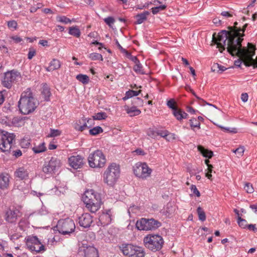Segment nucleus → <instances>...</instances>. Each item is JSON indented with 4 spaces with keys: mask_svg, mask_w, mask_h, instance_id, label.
Instances as JSON below:
<instances>
[{
    "mask_svg": "<svg viewBox=\"0 0 257 257\" xmlns=\"http://www.w3.org/2000/svg\"><path fill=\"white\" fill-rule=\"evenodd\" d=\"M237 25V22H235L233 27H228L229 31L222 30L218 34L217 38L215 37V34L213 35L212 42L217 44L220 52H222L225 49V46H227L230 51L239 53L236 48L234 49V47H238L242 43L247 24H244L242 28L238 27Z\"/></svg>",
    "mask_w": 257,
    "mask_h": 257,
    "instance_id": "1",
    "label": "nucleus"
},
{
    "mask_svg": "<svg viewBox=\"0 0 257 257\" xmlns=\"http://www.w3.org/2000/svg\"><path fill=\"white\" fill-rule=\"evenodd\" d=\"M239 45L238 47H236L235 46L234 47L236 48L237 50L239 51V53H234L233 51H230L229 47L227 46H225V48L227 49V51L232 56L235 55L239 57L237 60L234 61V65L236 66L240 67L242 62L247 67L251 66V65L254 63L252 57L255 55V46L250 43L247 44L248 49H246L245 47H242L241 43Z\"/></svg>",
    "mask_w": 257,
    "mask_h": 257,
    "instance_id": "2",
    "label": "nucleus"
},
{
    "mask_svg": "<svg viewBox=\"0 0 257 257\" xmlns=\"http://www.w3.org/2000/svg\"><path fill=\"white\" fill-rule=\"evenodd\" d=\"M37 105L38 102L30 88L22 93L18 102V107L22 113L28 114L32 113L36 109Z\"/></svg>",
    "mask_w": 257,
    "mask_h": 257,
    "instance_id": "3",
    "label": "nucleus"
},
{
    "mask_svg": "<svg viewBox=\"0 0 257 257\" xmlns=\"http://www.w3.org/2000/svg\"><path fill=\"white\" fill-rule=\"evenodd\" d=\"M119 174V166L114 163L110 164L103 173L104 182L109 186H112L118 179Z\"/></svg>",
    "mask_w": 257,
    "mask_h": 257,
    "instance_id": "4",
    "label": "nucleus"
},
{
    "mask_svg": "<svg viewBox=\"0 0 257 257\" xmlns=\"http://www.w3.org/2000/svg\"><path fill=\"white\" fill-rule=\"evenodd\" d=\"M119 248L124 255L128 257H145V252L140 246L131 243H122Z\"/></svg>",
    "mask_w": 257,
    "mask_h": 257,
    "instance_id": "5",
    "label": "nucleus"
},
{
    "mask_svg": "<svg viewBox=\"0 0 257 257\" xmlns=\"http://www.w3.org/2000/svg\"><path fill=\"white\" fill-rule=\"evenodd\" d=\"M144 243L146 247L153 251H156L162 248L164 240L159 235L149 234L144 237Z\"/></svg>",
    "mask_w": 257,
    "mask_h": 257,
    "instance_id": "6",
    "label": "nucleus"
},
{
    "mask_svg": "<svg viewBox=\"0 0 257 257\" xmlns=\"http://www.w3.org/2000/svg\"><path fill=\"white\" fill-rule=\"evenodd\" d=\"M88 161L91 168H101L106 163V158L101 150H97L89 154Z\"/></svg>",
    "mask_w": 257,
    "mask_h": 257,
    "instance_id": "7",
    "label": "nucleus"
},
{
    "mask_svg": "<svg viewBox=\"0 0 257 257\" xmlns=\"http://www.w3.org/2000/svg\"><path fill=\"white\" fill-rule=\"evenodd\" d=\"M15 137L13 133L0 130V150L3 152H9L14 144Z\"/></svg>",
    "mask_w": 257,
    "mask_h": 257,
    "instance_id": "8",
    "label": "nucleus"
},
{
    "mask_svg": "<svg viewBox=\"0 0 257 257\" xmlns=\"http://www.w3.org/2000/svg\"><path fill=\"white\" fill-rule=\"evenodd\" d=\"M161 225V223L153 218H142L138 220L136 226L140 230H151L157 229Z\"/></svg>",
    "mask_w": 257,
    "mask_h": 257,
    "instance_id": "9",
    "label": "nucleus"
},
{
    "mask_svg": "<svg viewBox=\"0 0 257 257\" xmlns=\"http://www.w3.org/2000/svg\"><path fill=\"white\" fill-rule=\"evenodd\" d=\"M77 257H98V251L94 246L83 241L79 246Z\"/></svg>",
    "mask_w": 257,
    "mask_h": 257,
    "instance_id": "10",
    "label": "nucleus"
},
{
    "mask_svg": "<svg viewBox=\"0 0 257 257\" xmlns=\"http://www.w3.org/2000/svg\"><path fill=\"white\" fill-rule=\"evenodd\" d=\"M152 170L146 163L138 162L134 166L135 175L142 179H146L151 176Z\"/></svg>",
    "mask_w": 257,
    "mask_h": 257,
    "instance_id": "11",
    "label": "nucleus"
},
{
    "mask_svg": "<svg viewBox=\"0 0 257 257\" xmlns=\"http://www.w3.org/2000/svg\"><path fill=\"white\" fill-rule=\"evenodd\" d=\"M57 227L58 231L63 234H69L74 231L75 225L73 220L70 218L60 220L57 223Z\"/></svg>",
    "mask_w": 257,
    "mask_h": 257,
    "instance_id": "12",
    "label": "nucleus"
},
{
    "mask_svg": "<svg viewBox=\"0 0 257 257\" xmlns=\"http://www.w3.org/2000/svg\"><path fill=\"white\" fill-rule=\"evenodd\" d=\"M26 245L31 251L43 252L46 250L44 245L36 236H28L26 241Z\"/></svg>",
    "mask_w": 257,
    "mask_h": 257,
    "instance_id": "13",
    "label": "nucleus"
},
{
    "mask_svg": "<svg viewBox=\"0 0 257 257\" xmlns=\"http://www.w3.org/2000/svg\"><path fill=\"white\" fill-rule=\"evenodd\" d=\"M61 163L59 159L52 157L48 162H46L43 167V172L47 174H53L57 171L61 167Z\"/></svg>",
    "mask_w": 257,
    "mask_h": 257,
    "instance_id": "14",
    "label": "nucleus"
},
{
    "mask_svg": "<svg viewBox=\"0 0 257 257\" xmlns=\"http://www.w3.org/2000/svg\"><path fill=\"white\" fill-rule=\"evenodd\" d=\"M21 78L20 73L14 70L8 71L5 73L4 77L2 80L3 85L7 88H10L13 83L17 82Z\"/></svg>",
    "mask_w": 257,
    "mask_h": 257,
    "instance_id": "15",
    "label": "nucleus"
},
{
    "mask_svg": "<svg viewBox=\"0 0 257 257\" xmlns=\"http://www.w3.org/2000/svg\"><path fill=\"white\" fill-rule=\"evenodd\" d=\"M84 203L94 202L98 204H102L101 199L99 194L95 192L93 190L86 191L82 197Z\"/></svg>",
    "mask_w": 257,
    "mask_h": 257,
    "instance_id": "16",
    "label": "nucleus"
},
{
    "mask_svg": "<svg viewBox=\"0 0 257 257\" xmlns=\"http://www.w3.org/2000/svg\"><path fill=\"white\" fill-rule=\"evenodd\" d=\"M20 211L16 208L9 209L5 215L6 220L10 223H13L16 221L18 216L19 215Z\"/></svg>",
    "mask_w": 257,
    "mask_h": 257,
    "instance_id": "17",
    "label": "nucleus"
},
{
    "mask_svg": "<svg viewBox=\"0 0 257 257\" xmlns=\"http://www.w3.org/2000/svg\"><path fill=\"white\" fill-rule=\"evenodd\" d=\"M78 222L84 228L89 227L93 222L92 216L88 213H84L79 217Z\"/></svg>",
    "mask_w": 257,
    "mask_h": 257,
    "instance_id": "18",
    "label": "nucleus"
},
{
    "mask_svg": "<svg viewBox=\"0 0 257 257\" xmlns=\"http://www.w3.org/2000/svg\"><path fill=\"white\" fill-rule=\"evenodd\" d=\"M70 165L74 169L81 168L83 165V158L79 155L73 156L69 158Z\"/></svg>",
    "mask_w": 257,
    "mask_h": 257,
    "instance_id": "19",
    "label": "nucleus"
},
{
    "mask_svg": "<svg viewBox=\"0 0 257 257\" xmlns=\"http://www.w3.org/2000/svg\"><path fill=\"white\" fill-rule=\"evenodd\" d=\"M29 170L24 167H20L16 169L14 175L16 178L21 180H27L29 178Z\"/></svg>",
    "mask_w": 257,
    "mask_h": 257,
    "instance_id": "20",
    "label": "nucleus"
},
{
    "mask_svg": "<svg viewBox=\"0 0 257 257\" xmlns=\"http://www.w3.org/2000/svg\"><path fill=\"white\" fill-rule=\"evenodd\" d=\"M111 218L110 211L108 210L106 212H103L99 217V222L102 226H105L111 222Z\"/></svg>",
    "mask_w": 257,
    "mask_h": 257,
    "instance_id": "21",
    "label": "nucleus"
},
{
    "mask_svg": "<svg viewBox=\"0 0 257 257\" xmlns=\"http://www.w3.org/2000/svg\"><path fill=\"white\" fill-rule=\"evenodd\" d=\"M9 176L7 174H0V189L4 190L7 189L9 185Z\"/></svg>",
    "mask_w": 257,
    "mask_h": 257,
    "instance_id": "22",
    "label": "nucleus"
},
{
    "mask_svg": "<svg viewBox=\"0 0 257 257\" xmlns=\"http://www.w3.org/2000/svg\"><path fill=\"white\" fill-rule=\"evenodd\" d=\"M157 136H160L165 138L168 141H171L175 139V134L169 133L167 130H157Z\"/></svg>",
    "mask_w": 257,
    "mask_h": 257,
    "instance_id": "23",
    "label": "nucleus"
},
{
    "mask_svg": "<svg viewBox=\"0 0 257 257\" xmlns=\"http://www.w3.org/2000/svg\"><path fill=\"white\" fill-rule=\"evenodd\" d=\"M41 91V94L45 100L47 101H49L51 93L50 92V88L48 85L46 83L43 84Z\"/></svg>",
    "mask_w": 257,
    "mask_h": 257,
    "instance_id": "24",
    "label": "nucleus"
},
{
    "mask_svg": "<svg viewBox=\"0 0 257 257\" xmlns=\"http://www.w3.org/2000/svg\"><path fill=\"white\" fill-rule=\"evenodd\" d=\"M173 114L176 118L180 121L183 119L187 118L188 116L187 113L180 108H178L175 110V111H173Z\"/></svg>",
    "mask_w": 257,
    "mask_h": 257,
    "instance_id": "25",
    "label": "nucleus"
},
{
    "mask_svg": "<svg viewBox=\"0 0 257 257\" xmlns=\"http://www.w3.org/2000/svg\"><path fill=\"white\" fill-rule=\"evenodd\" d=\"M150 13L148 11H145L142 13L139 14L135 16L136 19V24H141L143 23L147 19Z\"/></svg>",
    "mask_w": 257,
    "mask_h": 257,
    "instance_id": "26",
    "label": "nucleus"
},
{
    "mask_svg": "<svg viewBox=\"0 0 257 257\" xmlns=\"http://www.w3.org/2000/svg\"><path fill=\"white\" fill-rule=\"evenodd\" d=\"M87 209L91 213H95L100 208L101 204H98L94 202H87L84 203Z\"/></svg>",
    "mask_w": 257,
    "mask_h": 257,
    "instance_id": "27",
    "label": "nucleus"
},
{
    "mask_svg": "<svg viewBox=\"0 0 257 257\" xmlns=\"http://www.w3.org/2000/svg\"><path fill=\"white\" fill-rule=\"evenodd\" d=\"M61 66V63L59 60L53 59L49 63V66L46 68L47 71H53L59 69Z\"/></svg>",
    "mask_w": 257,
    "mask_h": 257,
    "instance_id": "28",
    "label": "nucleus"
},
{
    "mask_svg": "<svg viewBox=\"0 0 257 257\" xmlns=\"http://www.w3.org/2000/svg\"><path fill=\"white\" fill-rule=\"evenodd\" d=\"M175 210V207L171 203H168L162 210V213L166 216H170Z\"/></svg>",
    "mask_w": 257,
    "mask_h": 257,
    "instance_id": "29",
    "label": "nucleus"
},
{
    "mask_svg": "<svg viewBox=\"0 0 257 257\" xmlns=\"http://www.w3.org/2000/svg\"><path fill=\"white\" fill-rule=\"evenodd\" d=\"M125 110L126 112L131 116H136L140 114L141 112V110L138 109L136 106H132L131 107L128 106H124Z\"/></svg>",
    "mask_w": 257,
    "mask_h": 257,
    "instance_id": "30",
    "label": "nucleus"
},
{
    "mask_svg": "<svg viewBox=\"0 0 257 257\" xmlns=\"http://www.w3.org/2000/svg\"><path fill=\"white\" fill-rule=\"evenodd\" d=\"M87 127L86 119L84 118L79 120L78 122H76L74 126L75 130L81 132L83 131Z\"/></svg>",
    "mask_w": 257,
    "mask_h": 257,
    "instance_id": "31",
    "label": "nucleus"
},
{
    "mask_svg": "<svg viewBox=\"0 0 257 257\" xmlns=\"http://www.w3.org/2000/svg\"><path fill=\"white\" fill-rule=\"evenodd\" d=\"M185 89L187 91H190L195 96V97L198 100L200 101L199 102V103L201 104V105H205V104H207L208 105H210V106H213L215 108H216V107L213 105V104H210L209 103H207L206 102V101H205L204 100H203L202 99H201V98H200L199 97H198V96L196 95V93H195V92L193 90V89H191V88L190 87V86H186L185 87Z\"/></svg>",
    "mask_w": 257,
    "mask_h": 257,
    "instance_id": "32",
    "label": "nucleus"
},
{
    "mask_svg": "<svg viewBox=\"0 0 257 257\" xmlns=\"http://www.w3.org/2000/svg\"><path fill=\"white\" fill-rule=\"evenodd\" d=\"M198 149L204 157L210 159L213 156V152L212 151L204 149L202 146H199Z\"/></svg>",
    "mask_w": 257,
    "mask_h": 257,
    "instance_id": "33",
    "label": "nucleus"
},
{
    "mask_svg": "<svg viewBox=\"0 0 257 257\" xmlns=\"http://www.w3.org/2000/svg\"><path fill=\"white\" fill-rule=\"evenodd\" d=\"M141 92V90L135 91L133 90H130L126 92L125 96L123 98L124 100L127 99L133 96H138Z\"/></svg>",
    "mask_w": 257,
    "mask_h": 257,
    "instance_id": "34",
    "label": "nucleus"
},
{
    "mask_svg": "<svg viewBox=\"0 0 257 257\" xmlns=\"http://www.w3.org/2000/svg\"><path fill=\"white\" fill-rule=\"evenodd\" d=\"M76 78L84 84L88 83L89 81V77L84 74H79L76 76Z\"/></svg>",
    "mask_w": 257,
    "mask_h": 257,
    "instance_id": "35",
    "label": "nucleus"
},
{
    "mask_svg": "<svg viewBox=\"0 0 257 257\" xmlns=\"http://www.w3.org/2000/svg\"><path fill=\"white\" fill-rule=\"evenodd\" d=\"M46 150V148L45 146V143H43L33 148V151L35 154H38L44 152Z\"/></svg>",
    "mask_w": 257,
    "mask_h": 257,
    "instance_id": "36",
    "label": "nucleus"
},
{
    "mask_svg": "<svg viewBox=\"0 0 257 257\" xmlns=\"http://www.w3.org/2000/svg\"><path fill=\"white\" fill-rule=\"evenodd\" d=\"M190 126L192 130H194L195 128H197L198 129L200 128V122L199 120L195 118H193L189 120Z\"/></svg>",
    "mask_w": 257,
    "mask_h": 257,
    "instance_id": "37",
    "label": "nucleus"
},
{
    "mask_svg": "<svg viewBox=\"0 0 257 257\" xmlns=\"http://www.w3.org/2000/svg\"><path fill=\"white\" fill-rule=\"evenodd\" d=\"M69 33L76 37H79L80 36V31L79 29L76 27H70L69 28Z\"/></svg>",
    "mask_w": 257,
    "mask_h": 257,
    "instance_id": "38",
    "label": "nucleus"
},
{
    "mask_svg": "<svg viewBox=\"0 0 257 257\" xmlns=\"http://www.w3.org/2000/svg\"><path fill=\"white\" fill-rule=\"evenodd\" d=\"M197 211L199 220L202 221H205L206 220V215L203 209L201 207H198Z\"/></svg>",
    "mask_w": 257,
    "mask_h": 257,
    "instance_id": "39",
    "label": "nucleus"
},
{
    "mask_svg": "<svg viewBox=\"0 0 257 257\" xmlns=\"http://www.w3.org/2000/svg\"><path fill=\"white\" fill-rule=\"evenodd\" d=\"M107 117L105 112H100L95 114L93 116V118L94 120H101L105 119Z\"/></svg>",
    "mask_w": 257,
    "mask_h": 257,
    "instance_id": "40",
    "label": "nucleus"
},
{
    "mask_svg": "<svg viewBox=\"0 0 257 257\" xmlns=\"http://www.w3.org/2000/svg\"><path fill=\"white\" fill-rule=\"evenodd\" d=\"M134 71L139 74H145V72L144 71L143 69V67L142 66V64L140 63V62L139 61L138 63H136L134 67Z\"/></svg>",
    "mask_w": 257,
    "mask_h": 257,
    "instance_id": "41",
    "label": "nucleus"
},
{
    "mask_svg": "<svg viewBox=\"0 0 257 257\" xmlns=\"http://www.w3.org/2000/svg\"><path fill=\"white\" fill-rule=\"evenodd\" d=\"M89 58L93 61L100 60L103 61L102 56L99 53H92L89 54Z\"/></svg>",
    "mask_w": 257,
    "mask_h": 257,
    "instance_id": "42",
    "label": "nucleus"
},
{
    "mask_svg": "<svg viewBox=\"0 0 257 257\" xmlns=\"http://www.w3.org/2000/svg\"><path fill=\"white\" fill-rule=\"evenodd\" d=\"M103 132L102 128L100 126H96L89 130V133L92 136H95Z\"/></svg>",
    "mask_w": 257,
    "mask_h": 257,
    "instance_id": "43",
    "label": "nucleus"
},
{
    "mask_svg": "<svg viewBox=\"0 0 257 257\" xmlns=\"http://www.w3.org/2000/svg\"><path fill=\"white\" fill-rule=\"evenodd\" d=\"M157 130H154L152 128H149L147 131V135L152 139H156L157 137Z\"/></svg>",
    "mask_w": 257,
    "mask_h": 257,
    "instance_id": "44",
    "label": "nucleus"
},
{
    "mask_svg": "<svg viewBox=\"0 0 257 257\" xmlns=\"http://www.w3.org/2000/svg\"><path fill=\"white\" fill-rule=\"evenodd\" d=\"M22 147L27 148L30 145V139L28 137H26L21 140L20 142Z\"/></svg>",
    "mask_w": 257,
    "mask_h": 257,
    "instance_id": "45",
    "label": "nucleus"
},
{
    "mask_svg": "<svg viewBox=\"0 0 257 257\" xmlns=\"http://www.w3.org/2000/svg\"><path fill=\"white\" fill-rule=\"evenodd\" d=\"M237 223L242 228H246L248 226L246 220L241 218L240 216H238L237 218Z\"/></svg>",
    "mask_w": 257,
    "mask_h": 257,
    "instance_id": "46",
    "label": "nucleus"
},
{
    "mask_svg": "<svg viewBox=\"0 0 257 257\" xmlns=\"http://www.w3.org/2000/svg\"><path fill=\"white\" fill-rule=\"evenodd\" d=\"M61 134V131L59 130L50 129V133L48 135V137H56L60 136Z\"/></svg>",
    "mask_w": 257,
    "mask_h": 257,
    "instance_id": "47",
    "label": "nucleus"
},
{
    "mask_svg": "<svg viewBox=\"0 0 257 257\" xmlns=\"http://www.w3.org/2000/svg\"><path fill=\"white\" fill-rule=\"evenodd\" d=\"M176 102L173 99H171L167 101V105L170 108H171L173 111L178 109V108L175 105Z\"/></svg>",
    "mask_w": 257,
    "mask_h": 257,
    "instance_id": "48",
    "label": "nucleus"
},
{
    "mask_svg": "<svg viewBox=\"0 0 257 257\" xmlns=\"http://www.w3.org/2000/svg\"><path fill=\"white\" fill-rule=\"evenodd\" d=\"M56 19L57 21L65 24L70 23L71 22V21L65 16H58Z\"/></svg>",
    "mask_w": 257,
    "mask_h": 257,
    "instance_id": "49",
    "label": "nucleus"
},
{
    "mask_svg": "<svg viewBox=\"0 0 257 257\" xmlns=\"http://www.w3.org/2000/svg\"><path fill=\"white\" fill-rule=\"evenodd\" d=\"M166 6L165 5H161L159 7L153 8L152 9V13L153 14H156L159 12L165 10L166 9Z\"/></svg>",
    "mask_w": 257,
    "mask_h": 257,
    "instance_id": "50",
    "label": "nucleus"
},
{
    "mask_svg": "<svg viewBox=\"0 0 257 257\" xmlns=\"http://www.w3.org/2000/svg\"><path fill=\"white\" fill-rule=\"evenodd\" d=\"M244 189L248 193H251L253 192V188L252 185L249 183H246L245 184Z\"/></svg>",
    "mask_w": 257,
    "mask_h": 257,
    "instance_id": "51",
    "label": "nucleus"
},
{
    "mask_svg": "<svg viewBox=\"0 0 257 257\" xmlns=\"http://www.w3.org/2000/svg\"><path fill=\"white\" fill-rule=\"evenodd\" d=\"M232 152L237 154L239 156H242L244 152V147L240 146L236 149L232 150Z\"/></svg>",
    "mask_w": 257,
    "mask_h": 257,
    "instance_id": "52",
    "label": "nucleus"
},
{
    "mask_svg": "<svg viewBox=\"0 0 257 257\" xmlns=\"http://www.w3.org/2000/svg\"><path fill=\"white\" fill-rule=\"evenodd\" d=\"M0 50L5 53H8V49L6 46L5 42L2 40H0Z\"/></svg>",
    "mask_w": 257,
    "mask_h": 257,
    "instance_id": "53",
    "label": "nucleus"
},
{
    "mask_svg": "<svg viewBox=\"0 0 257 257\" xmlns=\"http://www.w3.org/2000/svg\"><path fill=\"white\" fill-rule=\"evenodd\" d=\"M36 54V51L34 48H30L29 50V53L28 54V58L31 60L33 57Z\"/></svg>",
    "mask_w": 257,
    "mask_h": 257,
    "instance_id": "54",
    "label": "nucleus"
},
{
    "mask_svg": "<svg viewBox=\"0 0 257 257\" xmlns=\"http://www.w3.org/2000/svg\"><path fill=\"white\" fill-rule=\"evenodd\" d=\"M104 21L109 26H111L114 23V19L111 17H108L104 19Z\"/></svg>",
    "mask_w": 257,
    "mask_h": 257,
    "instance_id": "55",
    "label": "nucleus"
},
{
    "mask_svg": "<svg viewBox=\"0 0 257 257\" xmlns=\"http://www.w3.org/2000/svg\"><path fill=\"white\" fill-rule=\"evenodd\" d=\"M8 26L9 28L16 29L17 27V23L14 20L9 21L8 22Z\"/></svg>",
    "mask_w": 257,
    "mask_h": 257,
    "instance_id": "56",
    "label": "nucleus"
},
{
    "mask_svg": "<svg viewBox=\"0 0 257 257\" xmlns=\"http://www.w3.org/2000/svg\"><path fill=\"white\" fill-rule=\"evenodd\" d=\"M191 190L192 192L195 195H196L197 197H200V193L197 188H196V186L194 185H192L191 186Z\"/></svg>",
    "mask_w": 257,
    "mask_h": 257,
    "instance_id": "57",
    "label": "nucleus"
},
{
    "mask_svg": "<svg viewBox=\"0 0 257 257\" xmlns=\"http://www.w3.org/2000/svg\"><path fill=\"white\" fill-rule=\"evenodd\" d=\"M11 39L16 43H20L23 41V39L18 36H12L11 37Z\"/></svg>",
    "mask_w": 257,
    "mask_h": 257,
    "instance_id": "58",
    "label": "nucleus"
},
{
    "mask_svg": "<svg viewBox=\"0 0 257 257\" xmlns=\"http://www.w3.org/2000/svg\"><path fill=\"white\" fill-rule=\"evenodd\" d=\"M215 124V123H214ZM215 124L216 125H217L218 126H219L220 128L223 129V130H225L227 132H230V133H236V129L235 128H232V130H230V128H226V127H224L221 125H219L215 123Z\"/></svg>",
    "mask_w": 257,
    "mask_h": 257,
    "instance_id": "59",
    "label": "nucleus"
},
{
    "mask_svg": "<svg viewBox=\"0 0 257 257\" xmlns=\"http://www.w3.org/2000/svg\"><path fill=\"white\" fill-rule=\"evenodd\" d=\"M248 95L247 93H243L241 95V99L243 102L247 101Z\"/></svg>",
    "mask_w": 257,
    "mask_h": 257,
    "instance_id": "60",
    "label": "nucleus"
},
{
    "mask_svg": "<svg viewBox=\"0 0 257 257\" xmlns=\"http://www.w3.org/2000/svg\"><path fill=\"white\" fill-rule=\"evenodd\" d=\"M216 66L218 68L219 71H220L221 72L225 71L226 69V68L224 66L219 65L218 64H216L215 65H214L213 67L215 68Z\"/></svg>",
    "mask_w": 257,
    "mask_h": 257,
    "instance_id": "61",
    "label": "nucleus"
},
{
    "mask_svg": "<svg viewBox=\"0 0 257 257\" xmlns=\"http://www.w3.org/2000/svg\"><path fill=\"white\" fill-rule=\"evenodd\" d=\"M22 155V152L20 150H17L13 152V155L16 158L20 157Z\"/></svg>",
    "mask_w": 257,
    "mask_h": 257,
    "instance_id": "62",
    "label": "nucleus"
},
{
    "mask_svg": "<svg viewBox=\"0 0 257 257\" xmlns=\"http://www.w3.org/2000/svg\"><path fill=\"white\" fill-rule=\"evenodd\" d=\"M247 228L250 230H252L254 232L257 231V228L255 227V224H249L248 225Z\"/></svg>",
    "mask_w": 257,
    "mask_h": 257,
    "instance_id": "63",
    "label": "nucleus"
},
{
    "mask_svg": "<svg viewBox=\"0 0 257 257\" xmlns=\"http://www.w3.org/2000/svg\"><path fill=\"white\" fill-rule=\"evenodd\" d=\"M130 60H131V61H132L133 62H134L135 64L136 63H138L140 61L138 58H137L136 56H130L129 55V58H128Z\"/></svg>",
    "mask_w": 257,
    "mask_h": 257,
    "instance_id": "64",
    "label": "nucleus"
}]
</instances>
